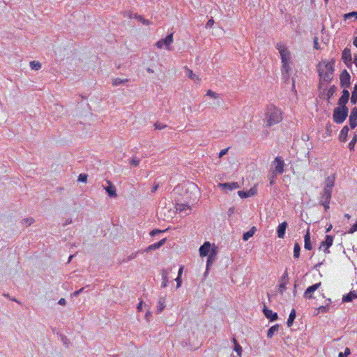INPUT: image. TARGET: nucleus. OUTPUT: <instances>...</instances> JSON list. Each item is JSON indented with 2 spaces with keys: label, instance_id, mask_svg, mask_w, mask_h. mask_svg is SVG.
<instances>
[{
  "label": "nucleus",
  "instance_id": "nucleus-52",
  "mask_svg": "<svg viewBox=\"0 0 357 357\" xmlns=\"http://www.w3.org/2000/svg\"><path fill=\"white\" fill-rule=\"evenodd\" d=\"M130 163L135 167H137L139 165V160L137 158H134L131 160Z\"/></svg>",
  "mask_w": 357,
  "mask_h": 357
},
{
  "label": "nucleus",
  "instance_id": "nucleus-9",
  "mask_svg": "<svg viewBox=\"0 0 357 357\" xmlns=\"http://www.w3.org/2000/svg\"><path fill=\"white\" fill-rule=\"evenodd\" d=\"M342 59L344 64L350 68L352 65V56L351 50L349 48H344L342 53Z\"/></svg>",
  "mask_w": 357,
  "mask_h": 357
},
{
  "label": "nucleus",
  "instance_id": "nucleus-38",
  "mask_svg": "<svg viewBox=\"0 0 357 357\" xmlns=\"http://www.w3.org/2000/svg\"><path fill=\"white\" fill-rule=\"evenodd\" d=\"M233 342L234 344V350L238 353V356H241L242 352L241 347L239 345L235 338H233Z\"/></svg>",
  "mask_w": 357,
  "mask_h": 357
},
{
  "label": "nucleus",
  "instance_id": "nucleus-8",
  "mask_svg": "<svg viewBox=\"0 0 357 357\" xmlns=\"http://www.w3.org/2000/svg\"><path fill=\"white\" fill-rule=\"evenodd\" d=\"M321 282H319L316 283L312 286L308 287L303 294L304 298H305L306 299H309V300L313 299L314 298L313 293L317 289H318L321 287Z\"/></svg>",
  "mask_w": 357,
  "mask_h": 357
},
{
  "label": "nucleus",
  "instance_id": "nucleus-27",
  "mask_svg": "<svg viewBox=\"0 0 357 357\" xmlns=\"http://www.w3.org/2000/svg\"><path fill=\"white\" fill-rule=\"evenodd\" d=\"M170 271H171V269L169 271L165 270V269H163L162 271V283H161L162 287H166L167 286L168 282H169L168 275H169V273Z\"/></svg>",
  "mask_w": 357,
  "mask_h": 357
},
{
  "label": "nucleus",
  "instance_id": "nucleus-58",
  "mask_svg": "<svg viewBox=\"0 0 357 357\" xmlns=\"http://www.w3.org/2000/svg\"><path fill=\"white\" fill-rule=\"evenodd\" d=\"M275 176H276V175L273 174V175L270 177V184H271V185H273V184H274V183H275Z\"/></svg>",
  "mask_w": 357,
  "mask_h": 357
},
{
  "label": "nucleus",
  "instance_id": "nucleus-62",
  "mask_svg": "<svg viewBox=\"0 0 357 357\" xmlns=\"http://www.w3.org/2000/svg\"><path fill=\"white\" fill-rule=\"evenodd\" d=\"M142 305H143V302H142V301H141V302H139V304H138V305H137V308H138V310H142Z\"/></svg>",
  "mask_w": 357,
  "mask_h": 357
},
{
  "label": "nucleus",
  "instance_id": "nucleus-43",
  "mask_svg": "<svg viewBox=\"0 0 357 357\" xmlns=\"http://www.w3.org/2000/svg\"><path fill=\"white\" fill-rule=\"evenodd\" d=\"M135 18L138 19L144 25H149L151 23L149 20L144 19L142 15H135Z\"/></svg>",
  "mask_w": 357,
  "mask_h": 357
},
{
  "label": "nucleus",
  "instance_id": "nucleus-17",
  "mask_svg": "<svg viewBox=\"0 0 357 357\" xmlns=\"http://www.w3.org/2000/svg\"><path fill=\"white\" fill-rule=\"evenodd\" d=\"M288 224L287 222H282L280 223L277 228V234L278 237L280 238H284L285 235V231Z\"/></svg>",
  "mask_w": 357,
  "mask_h": 357
},
{
  "label": "nucleus",
  "instance_id": "nucleus-37",
  "mask_svg": "<svg viewBox=\"0 0 357 357\" xmlns=\"http://www.w3.org/2000/svg\"><path fill=\"white\" fill-rule=\"evenodd\" d=\"M206 96L211 97V98H213V99H218L220 98V96L219 93H215L213 91L211 90V89H208L207 91H206Z\"/></svg>",
  "mask_w": 357,
  "mask_h": 357
},
{
  "label": "nucleus",
  "instance_id": "nucleus-28",
  "mask_svg": "<svg viewBox=\"0 0 357 357\" xmlns=\"http://www.w3.org/2000/svg\"><path fill=\"white\" fill-rule=\"evenodd\" d=\"M348 132H349V128L347 126H344L342 128V129L341 130L340 135H339V139L341 142H345L347 141Z\"/></svg>",
  "mask_w": 357,
  "mask_h": 357
},
{
  "label": "nucleus",
  "instance_id": "nucleus-4",
  "mask_svg": "<svg viewBox=\"0 0 357 357\" xmlns=\"http://www.w3.org/2000/svg\"><path fill=\"white\" fill-rule=\"evenodd\" d=\"M348 108L338 107L334 109L333 111V121L336 123H342L347 119L348 115Z\"/></svg>",
  "mask_w": 357,
  "mask_h": 357
},
{
  "label": "nucleus",
  "instance_id": "nucleus-12",
  "mask_svg": "<svg viewBox=\"0 0 357 357\" xmlns=\"http://www.w3.org/2000/svg\"><path fill=\"white\" fill-rule=\"evenodd\" d=\"M176 211L180 213L188 214L191 211V207L187 204L176 203L175 205Z\"/></svg>",
  "mask_w": 357,
  "mask_h": 357
},
{
  "label": "nucleus",
  "instance_id": "nucleus-21",
  "mask_svg": "<svg viewBox=\"0 0 357 357\" xmlns=\"http://www.w3.org/2000/svg\"><path fill=\"white\" fill-rule=\"evenodd\" d=\"M326 303L324 305H321L319 306V307L317 308V313H326V312H328L329 310H330V306L332 303V301L331 298H327L326 300Z\"/></svg>",
  "mask_w": 357,
  "mask_h": 357
},
{
  "label": "nucleus",
  "instance_id": "nucleus-1",
  "mask_svg": "<svg viewBox=\"0 0 357 357\" xmlns=\"http://www.w3.org/2000/svg\"><path fill=\"white\" fill-rule=\"evenodd\" d=\"M275 48L278 50L280 55L282 67L281 73L285 80L289 79V73L291 71V54L287 47L282 43H278Z\"/></svg>",
  "mask_w": 357,
  "mask_h": 357
},
{
  "label": "nucleus",
  "instance_id": "nucleus-47",
  "mask_svg": "<svg viewBox=\"0 0 357 357\" xmlns=\"http://www.w3.org/2000/svg\"><path fill=\"white\" fill-rule=\"evenodd\" d=\"M33 219L32 218H29L24 219L22 220V224H24L26 225H31L33 222Z\"/></svg>",
  "mask_w": 357,
  "mask_h": 357
},
{
  "label": "nucleus",
  "instance_id": "nucleus-2",
  "mask_svg": "<svg viewBox=\"0 0 357 357\" xmlns=\"http://www.w3.org/2000/svg\"><path fill=\"white\" fill-rule=\"evenodd\" d=\"M334 61L324 59L321 60L317 66V70L319 77V87L324 83H328L333 78L334 72Z\"/></svg>",
  "mask_w": 357,
  "mask_h": 357
},
{
  "label": "nucleus",
  "instance_id": "nucleus-48",
  "mask_svg": "<svg viewBox=\"0 0 357 357\" xmlns=\"http://www.w3.org/2000/svg\"><path fill=\"white\" fill-rule=\"evenodd\" d=\"M166 231V230H160V229H153V230H152V231L150 232V235H151V236H155V235H156V234H160V233L164 232V231Z\"/></svg>",
  "mask_w": 357,
  "mask_h": 357
},
{
  "label": "nucleus",
  "instance_id": "nucleus-19",
  "mask_svg": "<svg viewBox=\"0 0 357 357\" xmlns=\"http://www.w3.org/2000/svg\"><path fill=\"white\" fill-rule=\"evenodd\" d=\"M257 193V188L253 187L250 188L248 191L240 190L238 192V195L241 198H246L248 197H251L255 195Z\"/></svg>",
  "mask_w": 357,
  "mask_h": 357
},
{
  "label": "nucleus",
  "instance_id": "nucleus-13",
  "mask_svg": "<svg viewBox=\"0 0 357 357\" xmlns=\"http://www.w3.org/2000/svg\"><path fill=\"white\" fill-rule=\"evenodd\" d=\"M212 250L211 244L206 241L199 248V255L202 257H206L211 253Z\"/></svg>",
  "mask_w": 357,
  "mask_h": 357
},
{
  "label": "nucleus",
  "instance_id": "nucleus-35",
  "mask_svg": "<svg viewBox=\"0 0 357 357\" xmlns=\"http://www.w3.org/2000/svg\"><path fill=\"white\" fill-rule=\"evenodd\" d=\"M165 308V298L163 297L160 298L158 302L157 312L160 313Z\"/></svg>",
  "mask_w": 357,
  "mask_h": 357
},
{
  "label": "nucleus",
  "instance_id": "nucleus-30",
  "mask_svg": "<svg viewBox=\"0 0 357 357\" xmlns=\"http://www.w3.org/2000/svg\"><path fill=\"white\" fill-rule=\"evenodd\" d=\"M331 195H332V189L324 187L323 193L321 196V199H331Z\"/></svg>",
  "mask_w": 357,
  "mask_h": 357
},
{
  "label": "nucleus",
  "instance_id": "nucleus-44",
  "mask_svg": "<svg viewBox=\"0 0 357 357\" xmlns=\"http://www.w3.org/2000/svg\"><path fill=\"white\" fill-rule=\"evenodd\" d=\"M357 231V220H356V222L355 224H354L351 227L350 229H349V231H347V233L349 234H354V232Z\"/></svg>",
  "mask_w": 357,
  "mask_h": 357
},
{
  "label": "nucleus",
  "instance_id": "nucleus-6",
  "mask_svg": "<svg viewBox=\"0 0 357 357\" xmlns=\"http://www.w3.org/2000/svg\"><path fill=\"white\" fill-rule=\"evenodd\" d=\"M174 41L173 33L167 35L165 38L158 40L155 43V47L158 49H162L164 47L167 50H172V43Z\"/></svg>",
  "mask_w": 357,
  "mask_h": 357
},
{
  "label": "nucleus",
  "instance_id": "nucleus-11",
  "mask_svg": "<svg viewBox=\"0 0 357 357\" xmlns=\"http://www.w3.org/2000/svg\"><path fill=\"white\" fill-rule=\"evenodd\" d=\"M288 274L287 272H285L279 280L278 291L280 294H283L284 291L286 290V285L288 283Z\"/></svg>",
  "mask_w": 357,
  "mask_h": 357
},
{
  "label": "nucleus",
  "instance_id": "nucleus-26",
  "mask_svg": "<svg viewBox=\"0 0 357 357\" xmlns=\"http://www.w3.org/2000/svg\"><path fill=\"white\" fill-rule=\"evenodd\" d=\"M109 185L105 188V190L109 197H116L117 196L116 187L110 181H107Z\"/></svg>",
  "mask_w": 357,
  "mask_h": 357
},
{
  "label": "nucleus",
  "instance_id": "nucleus-60",
  "mask_svg": "<svg viewBox=\"0 0 357 357\" xmlns=\"http://www.w3.org/2000/svg\"><path fill=\"white\" fill-rule=\"evenodd\" d=\"M82 290H83V288L75 291L74 296H78L82 291Z\"/></svg>",
  "mask_w": 357,
  "mask_h": 357
},
{
  "label": "nucleus",
  "instance_id": "nucleus-46",
  "mask_svg": "<svg viewBox=\"0 0 357 357\" xmlns=\"http://www.w3.org/2000/svg\"><path fill=\"white\" fill-rule=\"evenodd\" d=\"M154 127L155 129L157 130H162L164 128H166V125L165 124H162L161 123H159V122H156L155 124H154Z\"/></svg>",
  "mask_w": 357,
  "mask_h": 357
},
{
  "label": "nucleus",
  "instance_id": "nucleus-39",
  "mask_svg": "<svg viewBox=\"0 0 357 357\" xmlns=\"http://www.w3.org/2000/svg\"><path fill=\"white\" fill-rule=\"evenodd\" d=\"M30 67L33 70H38L41 68V64L38 61H32L30 62Z\"/></svg>",
  "mask_w": 357,
  "mask_h": 357
},
{
  "label": "nucleus",
  "instance_id": "nucleus-32",
  "mask_svg": "<svg viewBox=\"0 0 357 357\" xmlns=\"http://www.w3.org/2000/svg\"><path fill=\"white\" fill-rule=\"evenodd\" d=\"M295 318H296V310L294 309H292L289 315V318L287 321V324L289 327L292 326Z\"/></svg>",
  "mask_w": 357,
  "mask_h": 357
},
{
  "label": "nucleus",
  "instance_id": "nucleus-56",
  "mask_svg": "<svg viewBox=\"0 0 357 357\" xmlns=\"http://www.w3.org/2000/svg\"><path fill=\"white\" fill-rule=\"evenodd\" d=\"M58 303H59V305H66V301L65 298H61L59 301V302H58Z\"/></svg>",
  "mask_w": 357,
  "mask_h": 357
},
{
  "label": "nucleus",
  "instance_id": "nucleus-64",
  "mask_svg": "<svg viewBox=\"0 0 357 357\" xmlns=\"http://www.w3.org/2000/svg\"><path fill=\"white\" fill-rule=\"evenodd\" d=\"M354 45L357 47V36L354 40Z\"/></svg>",
  "mask_w": 357,
  "mask_h": 357
},
{
  "label": "nucleus",
  "instance_id": "nucleus-59",
  "mask_svg": "<svg viewBox=\"0 0 357 357\" xmlns=\"http://www.w3.org/2000/svg\"><path fill=\"white\" fill-rule=\"evenodd\" d=\"M158 184H155L151 189V192H155L158 190Z\"/></svg>",
  "mask_w": 357,
  "mask_h": 357
},
{
  "label": "nucleus",
  "instance_id": "nucleus-51",
  "mask_svg": "<svg viewBox=\"0 0 357 357\" xmlns=\"http://www.w3.org/2000/svg\"><path fill=\"white\" fill-rule=\"evenodd\" d=\"M314 47L316 49V50H319L320 49V47H319V43H318V38L317 37H315L314 38Z\"/></svg>",
  "mask_w": 357,
  "mask_h": 357
},
{
  "label": "nucleus",
  "instance_id": "nucleus-20",
  "mask_svg": "<svg viewBox=\"0 0 357 357\" xmlns=\"http://www.w3.org/2000/svg\"><path fill=\"white\" fill-rule=\"evenodd\" d=\"M218 250L215 246L212 247L211 253L208 256L206 267L208 268L209 266L215 261L217 255Z\"/></svg>",
  "mask_w": 357,
  "mask_h": 357
},
{
  "label": "nucleus",
  "instance_id": "nucleus-15",
  "mask_svg": "<svg viewBox=\"0 0 357 357\" xmlns=\"http://www.w3.org/2000/svg\"><path fill=\"white\" fill-rule=\"evenodd\" d=\"M349 121L351 129H354L357 126V107L352 109Z\"/></svg>",
  "mask_w": 357,
  "mask_h": 357
},
{
  "label": "nucleus",
  "instance_id": "nucleus-40",
  "mask_svg": "<svg viewBox=\"0 0 357 357\" xmlns=\"http://www.w3.org/2000/svg\"><path fill=\"white\" fill-rule=\"evenodd\" d=\"M128 82V79L116 78L113 80L112 84L114 86H117L120 84L126 83Z\"/></svg>",
  "mask_w": 357,
  "mask_h": 357
},
{
  "label": "nucleus",
  "instance_id": "nucleus-53",
  "mask_svg": "<svg viewBox=\"0 0 357 357\" xmlns=\"http://www.w3.org/2000/svg\"><path fill=\"white\" fill-rule=\"evenodd\" d=\"M176 282V287L177 288L180 287L181 285V277H180V275H178L177 278L175 279Z\"/></svg>",
  "mask_w": 357,
  "mask_h": 357
},
{
  "label": "nucleus",
  "instance_id": "nucleus-34",
  "mask_svg": "<svg viewBox=\"0 0 357 357\" xmlns=\"http://www.w3.org/2000/svg\"><path fill=\"white\" fill-rule=\"evenodd\" d=\"M351 102L354 105L357 102V84H355L351 93Z\"/></svg>",
  "mask_w": 357,
  "mask_h": 357
},
{
  "label": "nucleus",
  "instance_id": "nucleus-14",
  "mask_svg": "<svg viewBox=\"0 0 357 357\" xmlns=\"http://www.w3.org/2000/svg\"><path fill=\"white\" fill-rule=\"evenodd\" d=\"M349 92L348 90L347 89H344L342 92V96L341 97L339 98V100H338V105L341 107H347L346 106V104L347 103L348 100H349Z\"/></svg>",
  "mask_w": 357,
  "mask_h": 357
},
{
  "label": "nucleus",
  "instance_id": "nucleus-57",
  "mask_svg": "<svg viewBox=\"0 0 357 357\" xmlns=\"http://www.w3.org/2000/svg\"><path fill=\"white\" fill-rule=\"evenodd\" d=\"M234 209H235L234 207H231L229 208L228 212H227L229 216L231 215V214H233L234 213Z\"/></svg>",
  "mask_w": 357,
  "mask_h": 357
},
{
  "label": "nucleus",
  "instance_id": "nucleus-22",
  "mask_svg": "<svg viewBox=\"0 0 357 357\" xmlns=\"http://www.w3.org/2000/svg\"><path fill=\"white\" fill-rule=\"evenodd\" d=\"M183 69L186 71V75L188 77V78L197 82H200V77L198 75H195L193 73V71L191 69H190L188 66H184Z\"/></svg>",
  "mask_w": 357,
  "mask_h": 357
},
{
  "label": "nucleus",
  "instance_id": "nucleus-3",
  "mask_svg": "<svg viewBox=\"0 0 357 357\" xmlns=\"http://www.w3.org/2000/svg\"><path fill=\"white\" fill-rule=\"evenodd\" d=\"M264 116L266 127L271 128L282 121L284 112L275 105H269L266 108Z\"/></svg>",
  "mask_w": 357,
  "mask_h": 357
},
{
  "label": "nucleus",
  "instance_id": "nucleus-31",
  "mask_svg": "<svg viewBox=\"0 0 357 357\" xmlns=\"http://www.w3.org/2000/svg\"><path fill=\"white\" fill-rule=\"evenodd\" d=\"M279 331V326L278 325H275V326H271L268 330V332H267V337L268 338H271L274 334L277 332H278Z\"/></svg>",
  "mask_w": 357,
  "mask_h": 357
},
{
  "label": "nucleus",
  "instance_id": "nucleus-23",
  "mask_svg": "<svg viewBox=\"0 0 357 357\" xmlns=\"http://www.w3.org/2000/svg\"><path fill=\"white\" fill-rule=\"evenodd\" d=\"M304 248L307 250H311L312 249L309 229L307 230L306 234L304 236Z\"/></svg>",
  "mask_w": 357,
  "mask_h": 357
},
{
  "label": "nucleus",
  "instance_id": "nucleus-25",
  "mask_svg": "<svg viewBox=\"0 0 357 357\" xmlns=\"http://www.w3.org/2000/svg\"><path fill=\"white\" fill-rule=\"evenodd\" d=\"M166 238H162L158 243H155L153 244L150 245L145 250L146 252H149L151 250H156L160 248L162 245H163L166 242Z\"/></svg>",
  "mask_w": 357,
  "mask_h": 357
},
{
  "label": "nucleus",
  "instance_id": "nucleus-24",
  "mask_svg": "<svg viewBox=\"0 0 357 357\" xmlns=\"http://www.w3.org/2000/svg\"><path fill=\"white\" fill-rule=\"evenodd\" d=\"M263 311L266 317L269 319L271 321H275L278 319V314L276 312H273L266 307H264Z\"/></svg>",
  "mask_w": 357,
  "mask_h": 357
},
{
  "label": "nucleus",
  "instance_id": "nucleus-41",
  "mask_svg": "<svg viewBox=\"0 0 357 357\" xmlns=\"http://www.w3.org/2000/svg\"><path fill=\"white\" fill-rule=\"evenodd\" d=\"M357 142V135H355L352 139L351 140V142H349V148L351 151L354 150V147H355V145H356V143Z\"/></svg>",
  "mask_w": 357,
  "mask_h": 357
},
{
  "label": "nucleus",
  "instance_id": "nucleus-49",
  "mask_svg": "<svg viewBox=\"0 0 357 357\" xmlns=\"http://www.w3.org/2000/svg\"><path fill=\"white\" fill-rule=\"evenodd\" d=\"M350 354L349 349L347 348L344 351V352H340L339 354V357H347V356Z\"/></svg>",
  "mask_w": 357,
  "mask_h": 357
},
{
  "label": "nucleus",
  "instance_id": "nucleus-10",
  "mask_svg": "<svg viewBox=\"0 0 357 357\" xmlns=\"http://www.w3.org/2000/svg\"><path fill=\"white\" fill-rule=\"evenodd\" d=\"M351 76L347 70H344L340 75V81L342 86L348 87L350 84Z\"/></svg>",
  "mask_w": 357,
  "mask_h": 357
},
{
  "label": "nucleus",
  "instance_id": "nucleus-5",
  "mask_svg": "<svg viewBox=\"0 0 357 357\" xmlns=\"http://www.w3.org/2000/svg\"><path fill=\"white\" fill-rule=\"evenodd\" d=\"M284 162L283 159L280 156L276 157L271 164L272 174L274 175L283 174L284 171Z\"/></svg>",
  "mask_w": 357,
  "mask_h": 357
},
{
  "label": "nucleus",
  "instance_id": "nucleus-50",
  "mask_svg": "<svg viewBox=\"0 0 357 357\" xmlns=\"http://www.w3.org/2000/svg\"><path fill=\"white\" fill-rule=\"evenodd\" d=\"M139 252H132L128 257V260H131L137 257Z\"/></svg>",
  "mask_w": 357,
  "mask_h": 357
},
{
  "label": "nucleus",
  "instance_id": "nucleus-16",
  "mask_svg": "<svg viewBox=\"0 0 357 357\" xmlns=\"http://www.w3.org/2000/svg\"><path fill=\"white\" fill-rule=\"evenodd\" d=\"M218 186L221 189L226 190L227 191L238 189L239 188V185L237 182L219 183Z\"/></svg>",
  "mask_w": 357,
  "mask_h": 357
},
{
  "label": "nucleus",
  "instance_id": "nucleus-33",
  "mask_svg": "<svg viewBox=\"0 0 357 357\" xmlns=\"http://www.w3.org/2000/svg\"><path fill=\"white\" fill-rule=\"evenodd\" d=\"M255 228L252 227L248 231L243 234V241H248L250 238H251L255 234Z\"/></svg>",
  "mask_w": 357,
  "mask_h": 357
},
{
  "label": "nucleus",
  "instance_id": "nucleus-55",
  "mask_svg": "<svg viewBox=\"0 0 357 357\" xmlns=\"http://www.w3.org/2000/svg\"><path fill=\"white\" fill-rule=\"evenodd\" d=\"M228 151V148L227 149H222L220 153H219V158H222L224 155H225L227 153V152Z\"/></svg>",
  "mask_w": 357,
  "mask_h": 357
},
{
  "label": "nucleus",
  "instance_id": "nucleus-7",
  "mask_svg": "<svg viewBox=\"0 0 357 357\" xmlns=\"http://www.w3.org/2000/svg\"><path fill=\"white\" fill-rule=\"evenodd\" d=\"M333 236L326 235L325 240L321 242L319 249L323 250L325 254L330 253L329 248L333 245Z\"/></svg>",
  "mask_w": 357,
  "mask_h": 357
},
{
  "label": "nucleus",
  "instance_id": "nucleus-18",
  "mask_svg": "<svg viewBox=\"0 0 357 357\" xmlns=\"http://www.w3.org/2000/svg\"><path fill=\"white\" fill-rule=\"evenodd\" d=\"M357 298V289L349 291L347 294L342 296V301L343 303L351 302L353 300Z\"/></svg>",
  "mask_w": 357,
  "mask_h": 357
},
{
  "label": "nucleus",
  "instance_id": "nucleus-61",
  "mask_svg": "<svg viewBox=\"0 0 357 357\" xmlns=\"http://www.w3.org/2000/svg\"><path fill=\"white\" fill-rule=\"evenodd\" d=\"M183 270V266H182L180 267V268L178 270V275H180V277H181Z\"/></svg>",
  "mask_w": 357,
  "mask_h": 357
},
{
  "label": "nucleus",
  "instance_id": "nucleus-45",
  "mask_svg": "<svg viewBox=\"0 0 357 357\" xmlns=\"http://www.w3.org/2000/svg\"><path fill=\"white\" fill-rule=\"evenodd\" d=\"M87 175L85 174H79L78 177V181L86 183L87 181Z\"/></svg>",
  "mask_w": 357,
  "mask_h": 357
},
{
  "label": "nucleus",
  "instance_id": "nucleus-29",
  "mask_svg": "<svg viewBox=\"0 0 357 357\" xmlns=\"http://www.w3.org/2000/svg\"><path fill=\"white\" fill-rule=\"evenodd\" d=\"M335 175H332V176H328L326 178L324 187L333 189V186L335 185Z\"/></svg>",
  "mask_w": 357,
  "mask_h": 357
},
{
  "label": "nucleus",
  "instance_id": "nucleus-36",
  "mask_svg": "<svg viewBox=\"0 0 357 357\" xmlns=\"http://www.w3.org/2000/svg\"><path fill=\"white\" fill-rule=\"evenodd\" d=\"M301 247L298 243H296L294 246V257L298 258L300 256Z\"/></svg>",
  "mask_w": 357,
  "mask_h": 357
},
{
  "label": "nucleus",
  "instance_id": "nucleus-54",
  "mask_svg": "<svg viewBox=\"0 0 357 357\" xmlns=\"http://www.w3.org/2000/svg\"><path fill=\"white\" fill-rule=\"evenodd\" d=\"M214 24V20L213 19H210L206 24V28H210Z\"/></svg>",
  "mask_w": 357,
  "mask_h": 357
},
{
  "label": "nucleus",
  "instance_id": "nucleus-42",
  "mask_svg": "<svg viewBox=\"0 0 357 357\" xmlns=\"http://www.w3.org/2000/svg\"><path fill=\"white\" fill-rule=\"evenodd\" d=\"M331 199H320V204L324 206L325 211L329 208Z\"/></svg>",
  "mask_w": 357,
  "mask_h": 357
},
{
  "label": "nucleus",
  "instance_id": "nucleus-63",
  "mask_svg": "<svg viewBox=\"0 0 357 357\" xmlns=\"http://www.w3.org/2000/svg\"><path fill=\"white\" fill-rule=\"evenodd\" d=\"M357 15V13L353 12V13H349L347 15H345V17H347L348 16H354V15Z\"/></svg>",
  "mask_w": 357,
  "mask_h": 357
}]
</instances>
